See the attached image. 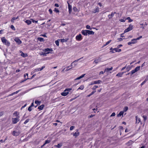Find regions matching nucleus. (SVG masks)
<instances>
[{
	"mask_svg": "<svg viewBox=\"0 0 148 148\" xmlns=\"http://www.w3.org/2000/svg\"><path fill=\"white\" fill-rule=\"evenodd\" d=\"M119 48H114L113 49V50L110 51V52L113 53L115 52H119L121 51V50L120 49H118Z\"/></svg>",
	"mask_w": 148,
	"mask_h": 148,
	"instance_id": "nucleus-5",
	"label": "nucleus"
},
{
	"mask_svg": "<svg viewBox=\"0 0 148 148\" xmlns=\"http://www.w3.org/2000/svg\"><path fill=\"white\" fill-rule=\"evenodd\" d=\"M84 88V87L83 85H81L78 89L77 90L79 89L83 90Z\"/></svg>",
	"mask_w": 148,
	"mask_h": 148,
	"instance_id": "nucleus-42",
	"label": "nucleus"
},
{
	"mask_svg": "<svg viewBox=\"0 0 148 148\" xmlns=\"http://www.w3.org/2000/svg\"><path fill=\"white\" fill-rule=\"evenodd\" d=\"M54 11L56 13H58L59 12V10L56 8H55L54 9Z\"/></svg>",
	"mask_w": 148,
	"mask_h": 148,
	"instance_id": "nucleus-49",
	"label": "nucleus"
},
{
	"mask_svg": "<svg viewBox=\"0 0 148 148\" xmlns=\"http://www.w3.org/2000/svg\"><path fill=\"white\" fill-rule=\"evenodd\" d=\"M123 73H119L116 75V76L121 77Z\"/></svg>",
	"mask_w": 148,
	"mask_h": 148,
	"instance_id": "nucleus-33",
	"label": "nucleus"
},
{
	"mask_svg": "<svg viewBox=\"0 0 148 148\" xmlns=\"http://www.w3.org/2000/svg\"><path fill=\"white\" fill-rule=\"evenodd\" d=\"M29 120L30 119H26L24 122V123L25 124H26L29 122Z\"/></svg>",
	"mask_w": 148,
	"mask_h": 148,
	"instance_id": "nucleus-47",
	"label": "nucleus"
},
{
	"mask_svg": "<svg viewBox=\"0 0 148 148\" xmlns=\"http://www.w3.org/2000/svg\"><path fill=\"white\" fill-rule=\"evenodd\" d=\"M1 40L4 44H5L7 47L10 46V43L7 40L5 39L4 37H3L1 38Z\"/></svg>",
	"mask_w": 148,
	"mask_h": 148,
	"instance_id": "nucleus-1",
	"label": "nucleus"
},
{
	"mask_svg": "<svg viewBox=\"0 0 148 148\" xmlns=\"http://www.w3.org/2000/svg\"><path fill=\"white\" fill-rule=\"evenodd\" d=\"M49 11L50 13V14H51L52 13V10L51 9H49Z\"/></svg>",
	"mask_w": 148,
	"mask_h": 148,
	"instance_id": "nucleus-61",
	"label": "nucleus"
},
{
	"mask_svg": "<svg viewBox=\"0 0 148 148\" xmlns=\"http://www.w3.org/2000/svg\"><path fill=\"white\" fill-rule=\"evenodd\" d=\"M101 61V59L100 58H99L97 59H96L94 61L93 63H95L96 64H97L99 62H100Z\"/></svg>",
	"mask_w": 148,
	"mask_h": 148,
	"instance_id": "nucleus-14",
	"label": "nucleus"
},
{
	"mask_svg": "<svg viewBox=\"0 0 148 148\" xmlns=\"http://www.w3.org/2000/svg\"><path fill=\"white\" fill-rule=\"evenodd\" d=\"M44 107V105L43 104H42V105H41V106H39L38 107V108L40 110L43 109Z\"/></svg>",
	"mask_w": 148,
	"mask_h": 148,
	"instance_id": "nucleus-24",
	"label": "nucleus"
},
{
	"mask_svg": "<svg viewBox=\"0 0 148 148\" xmlns=\"http://www.w3.org/2000/svg\"><path fill=\"white\" fill-rule=\"evenodd\" d=\"M126 20V18L125 17H123V18L120 19L119 21L121 22H124Z\"/></svg>",
	"mask_w": 148,
	"mask_h": 148,
	"instance_id": "nucleus-25",
	"label": "nucleus"
},
{
	"mask_svg": "<svg viewBox=\"0 0 148 148\" xmlns=\"http://www.w3.org/2000/svg\"><path fill=\"white\" fill-rule=\"evenodd\" d=\"M136 38H134L131 40V41L127 43L128 45H131L132 44H134L136 43Z\"/></svg>",
	"mask_w": 148,
	"mask_h": 148,
	"instance_id": "nucleus-6",
	"label": "nucleus"
},
{
	"mask_svg": "<svg viewBox=\"0 0 148 148\" xmlns=\"http://www.w3.org/2000/svg\"><path fill=\"white\" fill-rule=\"evenodd\" d=\"M128 109V108L127 107V106L125 107L124 108L123 111V112H126L127 110Z\"/></svg>",
	"mask_w": 148,
	"mask_h": 148,
	"instance_id": "nucleus-45",
	"label": "nucleus"
},
{
	"mask_svg": "<svg viewBox=\"0 0 148 148\" xmlns=\"http://www.w3.org/2000/svg\"><path fill=\"white\" fill-rule=\"evenodd\" d=\"M51 142V140H46L45 141V145H46V144H47V143H50Z\"/></svg>",
	"mask_w": 148,
	"mask_h": 148,
	"instance_id": "nucleus-46",
	"label": "nucleus"
},
{
	"mask_svg": "<svg viewBox=\"0 0 148 148\" xmlns=\"http://www.w3.org/2000/svg\"><path fill=\"white\" fill-rule=\"evenodd\" d=\"M143 118L144 119V121H145L147 119V117L146 116H143Z\"/></svg>",
	"mask_w": 148,
	"mask_h": 148,
	"instance_id": "nucleus-53",
	"label": "nucleus"
},
{
	"mask_svg": "<svg viewBox=\"0 0 148 148\" xmlns=\"http://www.w3.org/2000/svg\"><path fill=\"white\" fill-rule=\"evenodd\" d=\"M19 118H19L18 117L14 118H12V123L13 124L16 123L20 120Z\"/></svg>",
	"mask_w": 148,
	"mask_h": 148,
	"instance_id": "nucleus-2",
	"label": "nucleus"
},
{
	"mask_svg": "<svg viewBox=\"0 0 148 148\" xmlns=\"http://www.w3.org/2000/svg\"><path fill=\"white\" fill-rule=\"evenodd\" d=\"M85 75V74H83V75H82L76 78L75 79V80H78V79H81V78L84 77V76Z\"/></svg>",
	"mask_w": 148,
	"mask_h": 148,
	"instance_id": "nucleus-27",
	"label": "nucleus"
},
{
	"mask_svg": "<svg viewBox=\"0 0 148 148\" xmlns=\"http://www.w3.org/2000/svg\"><path fill=\"white\" fill-rule=\"evenodd\" d=\"M27 105V104H25L24 105V106H22V107L21 108V110L23 108H24Z\"/></svg>",
	"mask_w": 148,
	"mask_h": 148,
	"instance_id": "nucleus-64",
	"label": "nucleus"
},
{
	"mask_svg": "<svg viewBox=\"0 0 148 148\" xmlns=\"http://www.w3.org/2000/svg\"><path fill=\"white\" fill-rule=\"evenodd\" d=\"M21 55L23 57L25 58L27 56V54H25L22 52L21 51Z\"/></svg>",
	"mask_w": 148,
	"mask_h": 148,
	"instance_id": "nucleus-22",
	"label": "nucleus"
},
{
	"mask_svg": "<svg viewBox=\"0 0 148 148\" xmlns=\"http://www.w3.org/2000/svg\"><path fill=\"white\" fill-rule=\"evenodd\" d=\"M126 69L127 71H128L131 69V68L130 65H128L126 67Z\"/></svg>",
	"mask_w": 148,
	"mask_h": 148,
	"instance_id": "nucleus-38",
	"label": "nucleus"
},
{
	"mask_svg": "<svg viewBox=\"0 0 148 148\" xmlns=\"http://www.w3.org/2000/svg\"><path fill=\"white\" fill-rule=\"evenodd\" d=\"M51 53L49 52H42L41 54H40V55H43L44 56H46V54H49V53Z\"/></svg>",
	"mask_w": 148,
	"mask_h": 148,
	"instance_id": "nucleus-28",
	"label": "nucleus"
},
{
	"mask_svg": "<svg viewBox=\"0 0 148 148\" xmlns=\"http://www.w3.org/2000/svg\"><path fill=\"white\" fill-rule=\"evenodd\" d=\"M83 58V57H82L81 58H79V59H77L76 60H75L74 61L73 63H71V66H72V64H73V63H75V62H78L79 60H80V59H81L82 58Z\"/></svg>",
	"mask_w": 148,
	"mask_h": 148,
	"instance_id": "nucleus-43",
	"label": "nucleus"
},
{
	"mask_svg": "<svg viewBox=\"0 0 148 148\" xmlns=\"http://www.w3.org/2000/svg\"><path fill=\"white\" fill-rule=\"evenodd\" d=\"M40 103V101H38L37 100H35V103H36L37 105H39Z\"/></svg>",
	"mask_w": 148,
	"mask_h": 148,
	"instance_id": "nucleus-40",
	"label": "nucleus"
},
{
	"mask_svg": "<svg viewBox=\"0 0 148 148\" xmlns=\"http://www.w3.org/2000/svg\"><path fill=\"white\" fill-rule=\"evenodd\" d=\"M73 10L74 12H77L78 10L77 8L75 7H73Z\"/></svg>",
	"mask_w": 148,
	"mask_h": 148,
	"instance_id": "nucleus-50",
	"label": "nucleus"
},
{
	"mask_svg": "<svg viewBox=\"0 0 148 148\" xmlns=\"http://www.w3.org/2000/svg\"><path fill=\"white\" fill-rule=\"evenodd\" d=\"M32 22L33 23H37L38 22V21H35L34 19H32Z\"/></svg>",
	"mask_w": 148,
	"mask_h": 148,
	"instance_id": "nucleus-58",
	"label": "nucleus"
},
{
	"mask_svg": "<svg viewBox=\"0 0 148 148\" xmlns=\"http://www.w3.org/2000/svg\"><path fill=\"white\" fill-rule=\"evenodd\" d=\"M18 18V16L17 17H13L12 18L14 20H16Z\"/></svg>",
	"mask_w": 148,
	"mask_h": 148,
	"instance_id": "nucleus-60",
	"label": "nucleus"
},
{
	"mask_svg": "<svg viewBox=\"0 0 148 148\" xmlns=\"http://www.w3.org/2000/svg\"><path fill=\"white\" fill-rule=\"evenodd\" d=\"M124 113V112L123 111H121L117 115V116L118 117H120L122 115H123Z\"/></svg>",
	"mask_w": 148,
	"mask_h": 148,
	"instance_id": "nucleus-30",
	"label": "nucleus"
},
{
	"mask_svg": "<svg viewBox=\"0 0 148 148\" xmlns=\"http://www.w3.org/2000/svg\"><path fill=\"white\" fill-rule=\"evenodd\" d=\"M75 38L76 40L78 41H81L82 39V35L80 34H79L76 36Z\"/></svg>",
	"mask_w": 148,
	"mask_h": 148,
	"instance_id": "nucleus-7",
	"label": "nucleus"
},
{
	"mask_svg": "<svg viewBox=\"0 0 148 148\" xmlns=\"http://www.w3.org/2000/svg\"><path fill=\"white\" fill-rule=\"evenodd\" d=\"M133 29V26L131 24L130 25L129 27L125 30L124 32V33H126L132 30Z\"/></svg>",
	"mask_w": 148,
	"mask_h": 148,
	"instance_id": "nucleus-3",
	"label": "nucleus"
},
{
	"mask_svg": "<svg viewBox=\"0 0 148 148\" xmlns=\"http://www.w3.org/2000/svg\"><path fill=\"white\" fill-rule=\"evenodd\" d=\"M148 80V78H146L145 80L141 84V86H142L143 84H144L146 82H147Z\"/></svg>",
	"mask_w": 148,
	"mask_h": 148,
	"instance_id": "nucleus-34",
	"label": "nucleus"
},
{
	"mask_svg": "<svg viewBox=\"0 0 148 148\" xmlns=\"http://www.w3.org/2000/svg\"><path fill=\"white\" fill-rule=\"evenodd\" d=\"M94 32L92 31L87 30V35H93Z\"/></svg>",
	"mask_w": 148,
	"mask_h": 148,
	"instance_id": "nucleus-19",
	"label": "nucleus"
},
{
	"mask_svg": "<svg viewBox=\"0 0 148 148\" xmlns=\"http://www.w3.org/2000/svg\"><path fill=\"white\" fill-rule=\"evenodd\" d=\"M140 66H138L136 67L134 69L132 70L131 72V75L139 71L140 69Z\"/></svg>",
	"mask_w": 148,
	"mask_h": 148,
	"instance_id": "nucleus-4",
	"label": "nucleus"
},
{
	"mask_svg": "<svg viewBox=\"0 0 148 148\" xmlns=\"http://www.w3.org/2000/svg\"><path fill=\"white\" fill-rule=\"evenodd\" d=\"M126 20H128V22L130 23L133 21V20L131 19L130 17H128L126 18Z\"/></svg>",
	"mask_w": 148,
	"mask_h": 148,
	"instance_id": "nucleus-35",
	"label": "nucleus"
},
{
	"mask_svg": "<svg viewBox=\"0 0 148 148\" xmlns=\"http://www.w3.org/2000/svg\"><path fill=\"white\" fill-rule=\"evenodd\" d=\"M99 9L98 7H96V8L93 10L92 11L93 13H95L97 12H98L99 11Z\"/></svg>",
	"mask_w": 148,
	"mask_h": 148,
	"instance_id": "nucleus-16",
	"label": "nucleus"
},
{
	"mask_svg": "<svg viewBox=\"0 0 148 148\" xmlns=\"http://www.w3.org/2000/svg\"><path fill=\"white\" fill-rule=\"evenodd\" d=\"M101 82V81L100 80L95 81L93 82V83L92 84H99Z\"/></svg>",
	"mask_w": 148,
	"mask_h": 148,
	"instance_id": "nucleus-20",
	"label": "nucleus"
},
{
	"mask_svg": "<svg viewBox=\"0 0 148 148\" xmlns=\"http://www.w3.org/2000/svg\"><path fill=\"white\" fill-rule=\"evenodd\" d=\"M111 40H109L108 41V42H107L106 43V45H108V44H109L110 42H111Z\"/></svg>",
	"mask_w": 148,
	"mask_h": 148,
	"instance_id": "nucleus-55",
	"label": "nucleus"
},
{
	"mask_svg": "<svg viewBox=\"0 0 148 148\" xmlns=\"http://www.w3.org/2000/svg\"><path fill=\"white\" fill-rule=\"evenodd\" d=\"M142 36H140L139 37H138L136 38V40H139L140 39L142 38Z\"/></svg>",
	"mask_w": 148,
	"mask_h": 148,
	"instance_id": "nucleus-59",
	"label": "nucleus"
},
{
	"mask_svg": "<svg viewBox=\"0 0 148 148\" xmlns=\"http://www.w3.org/2000/svg\"><path fill=\"white\" fill-rule=\"evenodd\" d=\"M75 127L74 126H71L70 127V130H72Z\"/></svg>",
	"mask_w": 148,
	"mask_h": 148,
	"instance_id": "nucleus-54",
	"label": "nucleus"
},
{
	"mask_svg": "<svg viewBox=\"0 0 148 148\" xmlns=\"http://www.w3.org/2000/svg\"><path fill=\"white\" fill-rule=\"evenodd\" d=\"M98 87V86H97L95 85L92 88V89L93 90H95Z\"/></svg>",
	"mask_w": 148,
	"mask_h": 148,
	"instance_id": "nucleus-48",
	"label": "nucleus"
},
{
	"mask_svg": "<svg viewBox=\"0 0 148 148\" xmlns=\"http://www.w3.org/2000/svg\"><path fill=\"white\" fill-rule=\"evenodd\" d=\"M69 92H68L64 91V92L61 93V95L63 96H66L69 94Z\"/></svg>",
	"mask_w": 148,
	"mask_h": 148,
	"instance_id": "nucleus-21",
	"label": "nucleus"
},
{
	"mask_svg": "<svg viewBox=\"0 0 148 148\" xmlns=\"http://www.w3.org/2000/svg\"><path fill=\"white\" fill-rule=\"evenodd\" d=\"M67 40L68 39H60V41L62 42H66L67 41Z\"/></svg>",
	"mask_w": 148,
	"mask_h": 148,
	"instance_id": "nucleus-29",
	"label": "nucleus"
},
{
	"mask_svg": "<svg viewBox=\"0 0 148 148\" xmlns=\"http://www.w3.org/2000/svg\"><path fill=\"white\" fill-rule=\"evenodd\" d=\"M72 90V89L71 88H66L64 90V92H71Z\"/></svg>",
	"mask_w": 148,
	"mask_h": 148,
	"instance_id": "nucleus-31",
	"label": "nucleus"
},
{
	"mask_svg": "<svg viewBox=\"0 0 148 148\" xmlns=\"http://www.w3.org/2000/svg\"><path fill=\"white\" fill-rule=\"evenodd\" d=\"M38 40L40 42L44 41V39L43 38L41 37H39L38 38Z\"/></svg>",
	"mask_w": 148,
	"mask_h": 148,
	"instance_id": "nucleus-36",
	"label": "nucleus"
},
{
	"mask_svg": "<svg viewBox=\"0 0 148 148\" xmlns=\"http://www.w3.org/2000/svg\"><path fill=\"white\" fill-rule=\"evenodd\" d=\"M136 118V123L138 124L140 122V123L141 124V122L140 121V118H138L137 116H136L135 117Z\"/></svg>",
	"mask_w": 148,
	"mask_h": 148,
	"instance_id": "nucleus-12",
	"label": "nucleus"
},
{
	"mask_svg": "<svg viewBox=\"0 0 148 148\" xmlns=\"http://www.w3.org/2000/svg\"><path fill=\"white\" fill-rule=\"evenodd\" d=\"M79 134V133L78 132V130H77L76 132L73 134V136H75V138L78 136Z\"/></svg>",
	"mask_w": 148,
	"mask_h": 148,
	"instance_id": "nucleus-13",
	"label": "nucleus"
},
{
	"mask_svg": "<svg viewBox=\"0 0 148 148\" xmlns=\"http://www.w3.org/2000/svg\"><path fill=\"white\" fill-rule=\"evenodd\" d=\"M113 69V68L112 67H111L110 68H107L105 70V71L104 72H105V71H110L112 70Z\"/></svg>",
	"mask_w": 148,
	"mask_h": 148,
	"instance_id": "nucleus-26",
	"label": "nucleus"
},
{
	"mask_svg": "<svg viewBox=\"0 0 148 148\" xmlns=\"http://www.w3.org/2000/svg\"><path fill=\"white\" fill-rule=\"evenodd\" d=\"M43 51L45 52H50V51H52L53 50L52 49H49L48 48L44 49Z\"/></svg>",
	"mask_w": 148,
	"mask_h": 148,
	"instance_id": "nucleus-17",
	"label": "nucleus"
},
{
	"mask_svg": "<svg viewBox=\"0 0 148 148\" xmlns=\"http://www.w3.org/2000/svg\"><path fill=\"white\" fill-rule=\"evenodd\" d=\"M94 115H94L91 114V115H90V116H88V118H91L93 116H94Z\"/></svg>",
	"mask_w": 148,
	"mask_h": 148,
	"instance_id": "nucleus-63",
	"label": "nucleus"
},
{
	"mask_svg": "<svg viewBox=\"0 0 148 148\" xmlns=\"http://www.w3.org/2000/svg\"><path fill=\"white\" fill-rule=\"evenodd\" d=\"M40 68H37L35 69L34 70V72H36L38 71H41L40 70Z\"/></svg>",
	"mask_w": 148,
	"mask_h": 148,
	"instance_id": "nucleus-39",
	"label": "nucleus"
},
{
	"mask_svg": "<svg viewBox=\"0 0 148 148\" xmlns=\"http://www.w3.org/2000/svg\"><path fill=\"white\" fill-rule=\"evenodd\" d=\"M31 107H32L30 106L28 109V110L29 112L31 111L32 110Z\"/></svg>",
	"mask_w": 148,
	"mask_h": 148,
	"instance_id": "nucleus-56",
	"label": "nucleus"
},
{
	"mask_svg": "<svg viewBox=\"0 0 148 148\" xmlns=\"http://www.w3.org/2000/svg\"><path fill=\"white\" fill-rule=\"evenodd\" d=\"M20 134V132L19 131H14L12 133V134L14 136H18Z\"/></svg>",
	"mask_w": 148,
	"mask_h": 148,
	"instance_id": "nucleus-9",
	"label": "nucleus"
},
{
	"mask_svg": "<svg viewBox=\"0 0 148 148\" xmlns=\"http://www.w3.org/2000/svg\"><path fill=\"white\" fill-rule=\"evenodd\" d=\"M95 91H92L91 93H90L89 95H88L87 96V97H90L91 95H92L93 94H94L95 92Z\"/></svg>",
	"mask_w": 148,
	"mask_h": 148,
	"instance_id": "nucleus-44",
	"label": "nucleus"
},
{
	"mask_svg": "<svg viewBox=\"0 0 148 148\" xmlns=\"http://www.w3.org/2000/svg\"><path fill=\"white\" fill-rule=\"evenodd\" d=\"M68 4V9H69V14H71L72 10V6L70 5L69 2H67Z\"/></svg>",
	"mask_w": 148,
	"mask_h": 148,
	"instance_id": "nucleus-18",
	"label": "nucleus"
},
{
	"mask_svg": "<svg viewBox=\"0 0 148 148\" xmlns=\"http://www.w3.org/2000/svg\"><path fill=\"white\" fill-rule=\"evenodd\" d=\"M60 41V39H58L56 40L55 41V43L57 46H59Z\"/></svg>",
	"mask_w": 148,
	"mask_h": 148,
	"instance_id": "nucleus-32",
	"label": "nucleus"
},
{
	"mask_svg": "<svg viewBox=\"0 0 148 148\" xmlns=\"http://www.w3.org/2000/svg\"><path fill=\"white\" fill-rule=\"evenodd\" d=\"M117 40L119 41H121L123 40V39L121 38H117Z\"/></svg>",
	"mask_w": 148,
	"mask_h": 148,
	"instance_id": "nucleus-57",
	"label": "nucleus"
},
{
	"mask_svg": "<svg viewBox=\"0 0 148 148\" xmlns=\"http://www.w3.org/2000/svg\"><path fill=\"white\" fill-rule=\"evenodd\" d=\"M11 28L14 30H15V28L13 25H11L10 26Z\"/></svg>",
	"mask_w": 148,
	"mask_h": 148,
	"instance_id": "nucleus-51",
	"label": "nucleus"
},
{
	"mask_svg": "<svg viewBox=\"0 0 148 148\" xmlns=\"http://www.w3.org/2000/svg\"><path fill=\"white\" fill-rule=\"evenodd\" d=\"M62 145L60 144H58L57 145H55L54 146L58 147V148H60L62 146Z\"/></svg>",
	"mask_w": 148,
	"mask_h": 148,
	"instance_id": "nucleus-37",
	"label": "nucleus"
},
{
	"mask_svg": "<svg viewBox=\"0 0 148 148\" xmlns=\"http://www.w3.org/2000/svg\"><path fill=\"white\" fill-rule=\"evenodd\" d=\"M14 40L18 45L22 43V41L18 38H15L14 39Z\"/></svg>",
	"mask_w": 148,
	"mask_h": 148,
	"instance_id": "nucleus-10",
	"label": "nucleus"
},
{
	"mask_svg": "<svg viewBox=\"0 0 148 148\" xmlns=\"http://www.w3.org/2000/svg\"><path fill=\"white\" fill-rule=\"evenodd\" d=\"M25 22L27 23L28 25H29L32 23V21L29 20H26L25 21Z\"/></svg>",
	"mask_w": 148,
	"mask_h": 148,
	"instance_id": "nucleus-23",
	"label": "nucleus"
},
{
	"mask_svg": "<svg viewBox=\"0 0 148 148\" xmlns=\"http://www.w3.org/2000/svg\"><path fill=\"white\" fill-rule=\"evenodd\" d=\"M86 27L87 29L90 30L92 29V28L89 25H87L86 26Z\"/></svg>",
	"mask_w": 148,
	"mask_h": 148,
	"instance_id": "nucleus-41",
	"label": "nucleus"
},
{
	"mask_svg": "<svg viewBox=\"0 0 148 148\" xmlns=\"http://www.w3.org/2000/svg\"><path fill=\"white\" fill-rule=\"evenodd\" d=\"M26 74H25L24 75V77L25 78V80H24L23 81H25L27 79H29V78H26Z\"/></svg>",
	"mask_w": 148,
	"mask_h": 148,
	"instance_id": "nucleus-52",
	"label": "nucleus"
},
{
	"mask_svg": "<svg viewBox=\"0 0 148 148\" xmlns=\"http://www.w3.org/2000/svg\"><path fill=\"white\" fill-rule=\"evenodd\" d=\"M116 14V12H112L111 14H110L108 15V17L109 19H110L111 18L114 16V14Z\"/></svg>",
	"mask_w": 148,
	"mask_h": 148,
	"instance_id": "nucleus-11",
	"label": "nucleus"
},
{
	"mask_svg": "<svg viewBox=\"0 0 148 148\" xmlns=\"http://www.w3.org/2000/svg\"><path fill=\"white\" fill-rule=\"evenodd\" d=\"M115 113L114 112H113L112 113V114H111V115L110 116H115Z\"/></svg>",
	"mask_w": 148,
	"mask_h": 148,
	"instance_id": "nucleus-62",
	"label": "nucleus"
},
{
	"mask_svg": "<svg viewBox=\"0 0 148 148\" xmlns=\"http://www.w3.org/2000/svg\"><path fill=\"white\" fill-rule=\"evenodd\" d=\"M82 34L84 36L87 35V30H83L81 32Z\"/></svg>",
	"mask_w": 148,
	"mask_h": 148,
	"instance_id": "nucleus-15",
	"label": "nucleus"
},
{
	"mask_svg": "<svg viewBox=\"0 0 148 148\" xmlns=\"http://www.w3.org/2000/svg\"><path fill=\"white\" fill-rule=\"evenodd\" d=\"M13 117H18L20 118V114L17 111H15L13 114Z\"/></svg>",
	"mask_w": 148,
	"mask_h": 148,
	"instance_id": "nucleus-8",
	"label": "nucleus"
}]
</instances>
